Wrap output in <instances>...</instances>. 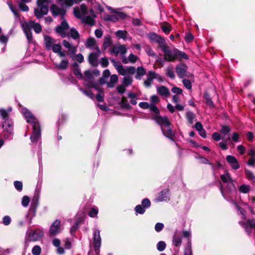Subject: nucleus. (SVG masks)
I'll return each mask as SVG.
<instances>
[{
	"instance_id": "25",
	"label": "nucleus",
	"mask_w": 255,
	"mask_h": 255,
	"mask_svg": "<svg viewBox=\"0 0 255 255\" xmlns=\"http://www.w3.org/2000/svg\"><path fill=\"white\" fill-rule=\"evenodd\" d=\"M146 74V71L145 69L141 66L138 67L136 69V74L135 76V78L137 80H140L141 77Z\"/></svg>"
},
{
	"instance_id": "58",
	"label": "nucleus",
	"mask_w": 255,
	"mask_h": 255,
	"mask_svg": "<svg viewBox=\"0 0 255 255\" xmlns=\"http://www.w3.org/2000/svg\"><path fill=\"white\" fill-rule=\"evenodd\" d=\"M98 213V210L95 208H92L88 213V215L92 218L95 217Z\"/></svg>"
},
{
	"instance_id": "57",
	"label": "nucleus",
	"mask_w": 255,
	"mask_h": 255,
	"mask_svg": "<svg viewBox=\"0 0 255 255\" xmlns=\"http://www.w3.org/2000/svg\"><path fill=\"white\" fill-rule=\"evenodd\" d=\"M55 30L58 33H60L62 37L64 38L65 37V29L63 28L60 25L56 26Z\"/></svg>"
},
{
	"instance_id": "19",
	"label": "nucleus",
	"mask_w": 255,
	"mask_h": 255,
	"mask_svg": "<svg viewBox=\"0 0 255 255\" xmlns=\"http://www.w3.org/2000/svg\"><path fill=\"white\" fill-rule=\"evenodd\" d=\"M221 180L224 183H228L231 182V184L234 189L235 188V185L233 183V180L231 178V175L228 172H227L226 174H222L220 176Z\"/></svg>"
},
{
	"instance_id": "46",
	"label": "nucleus",
	"mask_w": 255,
	"mask_h": 255,
	"mask_svg": "<svg viewBox=\"0 0 255 255\" xmlns=\"http://www.w3.org/2000/svg\"><path fill=\"white\" fill-rule=\"evenodd\" d=\"M171 27L170 24L166 23V24L162 25L161 28L165 33L168 34L171 30Z\"/></svg>"
},
{
	"instance_id": "43",
	"label": "nucleus",
	"mask_w": 255,
	"mask_h": 255,
	"mask_svg": "<svg viewBox=\"0 0 255 255\" xmlns=\"http://www.w3.org/2000/svg\"><path fill=\"white\" fill-rule=\"evenodd\" d=\"M132 82V79L130 77H125L123 79L122 84L127 87L130 85Z\"/></svg>"
},
{
	"instance_id": "37",
	"label": "nucleus",
	"mask_w": 255,
	"mask_h": 255,
	"mask_svg": "<svg viewBox=\"0 0 255 255\" xmlns=\"http://www.w3.org/2000/svg\"><path fill=\"white\" fill-rule=\"evenodd\" d=\"M119 9H118L117 10H113V13L117 14V16L119 19L121 18L122 19H125L128 17V15L126 13L124 12L119 11Z\"/></svg>"
},
{
	"instance_id": "20",
	"label": "nucleus",
	"mask_w": 255,
	"mask_h": 255,
	"mask_svg": "<svg viewBox=\"0 0 255 255\" xmlns=\"http://www.w3.org/2000/svg\"><path fill=\"white\" fill-rule=\"evenodd\" d=\"M203 99L206 104L210 108L214 107V103L211 98L210 94L207 92H205L204 93L203 95Z\"/></svg>"
},
{
	"instance_id": "7",
	"label": "nucleus",
	"mask_w": 255,
	"mask_h": 255,
	"mask_svg": "<svg viewBox=\"0 0 255 255\" xmlns=\"http://www.w3.org/2000/svg\"><path fill=\"white\" fill-rule=\"evenodd\" d=\"M43 236V232L39 230H35L29 233L28 236V240L29 242H35L39 240Z\"/></svg>"
},
{
	"instance_id": "61",
	"label": "nucleus",
	"mask_w": 255,
	"mask_h": 255,
	"mask_svg": "<svg viewBox=\"0 0 255 255\" xmlns=\"http://www.w3.org/2000/svg\"><path fill=\"white\" fill-rule=\"evenodd\" d=\"M182 83L185 87L187 89L190 90L192 88V84L190 80L184 79H183Z\"/></svg>"
},
{
	"instance_id": "16",
	"label": "nucleus",
	"mask_w": 255,
	"mask_h": 255,
	"mask_svg": "<svg viewBox=\"0 0 255 255\" xmlns=\"http://www.w3.org/2000/svg\"><path fill=\"white\" fill-rule=\"evenodd\" d=\"M44 47L47 50L51 49L52 46L53 45V39L49 35H45L44 36Z\"/></svg>"
},
{
	"instance_id": "55",
	"label": "nucleus",
	"mask_w": 255,
	"mask_h": 255,
	"mask_svg": "<svg viewBox=\"0 0 255 255\" xmlns=\"http://www.w3.org/2000/svg\"><path fill=\"white\" fill-rule=\"evenodd\" d=\"M100 64L103 68L107 67L109 64V62L107 57H102L100 59Z\"/></svg>"
},
{
	"instance_id": "51",
	"label": "nucleus",
	"mask_w": 255,
	"mask_h": 255,
	"mask_svg": "<svg viewBox=\"0 0 255 255\" xmlns=\"http://www.w3.org/2000/svg\"><path fill=\"white\" fill-rule=\"evenodd\" d=\"M29 202V197L27 196H24L22 199L21 204L23 207H26L28 206Z\"/></svg>"
},
{
	"instance_id": "49",
	"label": "nucleus",
	"mask_w": 255,
	"mask_h": 255,
	"mask_svg": "<svg viewBox=\"0 0 255 255\" xmlns=\"http://www.w3.org/2000/svg\"><path fill=\"white\" fill-rule=\"evenodd\" d=\"M84 21L85 23L89 24V25L92 26L94 24L95 20L90 16H87L84 19Z\"/></svg>"
},
{
	"instance_id": "64",
	"label": "nucleus",
	"mask_w": 255,
	"mask_h": 255,
	"mask_svg": "<svg viewBox=\"0 0 255 255\" xmlns=\"http://www.w3.org/2000/svg\"><path fill=\"white\" fill-rule=\"evenodd\" d=\"M193 36L190 32H187L185 33V40L187 42H190L193 40Z\"/></svg>"
},
{
	"instance_id": "62",
	"label": "nucleus",
	"mask_w": 255,
	"mask_h": 255,
	"mask_svg": "<svg viewBox=\"0 0 255 255\" xmlns=\"http://www.w3.org/2000/svg\"><path fill=\"white\" fill-rule=\"evenodd\" d=\"M159 35L154 32L150 33L148 35L149 39L153 41L156 42L157 39L159 38Z\"/></svg>"
},
{
	"instance_id": "40",
	"label": "nucleus",
	"mask_w": 255,
	"mask_h": 255,
	"mask_svg": "<svg viewBox=\"0 0 255 255\" xmlns=\"http://www.w3.org/2000/svg\"><path fill=\"white\" fill-rule=\"evenodd\" d=\"M77 52L76 46H73L72 47L68 49L66 54L67 55H69L71 58H73L75 56Z\"/></svg>"
},
{
	"instance_id": "11",
	"label": "nucleus",
	"mask_w": 255,
	"mask_h": 255,
	"mask_svg": "<svg viewBox=\"0 0 255 255\" xmlns=\"http://www.w3.org/2000/svg\"><path fill=\"white\" fill-rule=\"evenodd\" d=\"M94 246L96 252L99 250L101 246V238L100 235V231L96 230L94 232Z\"/></svg>"
},
{
	"instance_id": "28",
	"label": "nucleus",
	"mask_w": 255,
	"mask_h": 255,
	"mask_svg": "<svg viewBox=\"0 0 255 255\" xmlns=\"http://www.w3.org/2000/svg\"><path fill=\"white\" fill-rule=\"evenodd\" d=\"M118 81V76L114 74L111 76L110 77V81L107 83V86L109 88H114L115 87V84Z\"/></svg>"
},
{
	"instance_id": "44",
	"label": "nucleus",
	"mask_w": 255,
	"mask_h": 255,
	"mask_svg": "<svg viewBox=\"0 0 255 255\" xmlns=\"http://www.w3.org/2000/svg\"><path fill=\"white\" fill-rule=\"evenodd\" d=\"M41 253V249L39 246L35 245L32 249V253L33 255H40Z\"/></svg>"
},
{
	"instance_id": "47",
	"label": "nucleus",
	"mask_w": 255,
	"mask_h": 255,
	"mask_svg": "<svg viewBox=\"0 0 255 255\" xmlns=\"http://www.w3.org/2000/svg\"><path fill=\"white\" fill-rule=\"evenodd\" d=\"M136 213L139 214H143L145 212V209L142 207L141 205H137L134 208Z\"/></svg>"
},
{
	"instance_id": "54",
	"label": "nucleus",
	"mask_w": 255,
	"mask_h": 255,
	"mask_svg": "<svg viewBox=\"0 0 255 255\" xmlns=\"http://www.w3.org/2000/svg\"><path fill=\"white\" fill-rule=\"evenodd\" d=\"M8 6H9V7L11 11L13 12V13L15 15V16L16 17H19L20 16V14L18 12V10L11 3H9L8 4Z\"/></svg>"
},
{
	"instance_id": "38",
	"label": "nucleus",
	"mask_w": 255,
	"mask_h": 255,
	"mask_svg": "<svg viewBox=\"0 0 255 255\" xmlns=\"http://www.w3.org/2000/svg\"><path fill=\"white\" fill-rule=\"evenodd\" d=\"M166 75L171 79H174L175 74L173 71V68L172 66H169L166 69Z\"/></svg>"
},
{
	"instance_id": "32",
	"label": "nucleus",
	"mask_w": 255,
	"mask_h": 255,
	"mask_svg": "<svg viewBox=\"0 0 255 255\" xmlns=\"http://www.w3.org/2000/svg\"><path fill=\"white\" fill-rule=\"evenodd\" d=\"M116 35L119 38L126 39L128 35V32L126 30H118L116 33Z\"/></svg>"
},
{
	"instance_id": "42",
	"label": "nucleus",
	"mask_w": 255,
	"mask_h": 255,
	"mask_svg": "<svg viewBox=\"0 0 255 255\" xmlns=\"http://www.w3.org/2000/svg\"><path fill=\"white\" fill-rule=\"evenodd\" d=\"M183 236L184 238H187V247L186 248H188V244L189 242H190V243L191 244V234L190 231H184L183 232ZM191 248H192V246H191Z\"/></svg>"
},
{
	"instance_id": "14",
	"label": "nucleus",
	"mask_w": 255,
	"mask_h": 255,
	"mask_svg": "<svg viewBox=\"0 0 255 255\" xmlns=\"http://www.w3.org/2000/svg\"><path fill=\"white\" fill-rule=\"evenodd\" d=\"M127 51V50L125 46L121 45L118 47L114 46L113 48L111 51V52L112 53H114L116 56H117L119 53H121L122 54H124L126 53Z\"/></svg>"
},
{
	"instance_id": "6",
	"label": "nucleus",
	"mask_w": 255,
	"mask_h": 255,
	"mask_svg": "<svg viewBox=\"0 0 255 255\" xmlns=\"http://www.w3.org/2000/svg\"><path fill=\"white\" fill-rule=\"evenodd\" d=\"M21 113L24 116L26 122L31 123L32 125L34 124L39 123L32 114L26 108H23L21 109Z\"/></svg>"
},
{
	"instance_id": "26",
	"label": "nucleus",
	"mask_w": 255,
	"mask_h": 255,
	"mask_svg": "<svg viewBox=\"0 0 255 255\" xmlns=\"http://www.w3.org/2000/svg\"><path fill=\"white\" fill-rule=\"evenodd\" d=\"M245 173L246 176V178L252 181V182L254 184H255V175L254 174L253 172L248 169H245Z\"/></svg>"
},
{
	"instance_id": "22",
	"label": "nucleus",
	"mask_w": 255,
	"mask_h": 255,
	"mask_svg": "<svg viewBox=\"0 0 255 255\" xmlns=\"http://www.w3.org/2000/svg\"><path fill=\"white\" fill-rule=\"evenodd\" d=\"M113 45V42L111 36L110 35H107L104 37L103 43V49L105 50L108 46Z\"/></svg>"
},
{
	"instance_id": "31",
	"label": "nucleus",
	"mask_w": 255,
	"mask_h": 255,
	"mask_svg": "<svg viewBox=\"0 0 255 255\" xmlns=\"http://www.w3.org/2000/svg\"><path fill=\"white\" fill-rule=\"evenodd\" d=\"M173 243L174 246L176 247H179L181 246L182 243V239L181 237L178 236L175 233L173 237Z\"/></svg>"
},
{
	"instance_id": "48",
	"label": "nucleus",
	"mask_w": 255,
	"mask_h": 255,
	"mask_svg": "<svg viewBox=\"0 0 255 255\" xmlns=\"http://www.w3.org/2000/svg\"><path fill=\"white\" fill-rule=\"evenodd\" d=\"M231 128L229 126L224 125L222 126L220 130L221 133L226 135L230 132Z\"/></svg>"
},
{
	"instance_id": "41",
	"label": "nucleus",
	"mask_w": 255,
	"mask_h": 255,
	"mask_svg": "<svg viewBox=\"0 0 255 255\" xmlns=\"http://www.w3.org/2000/svg\"><path fill=\"white\" fill-rule=\"evenodd\" d=\"M166 247V244L164 241H159L156 245L157 250L159 252L163 251Z\"/></svg>"
},
{
	"instance_id": "45",
	"label": "nucleus",
	"mask_w": 255,
	"mask_h": 255,
	"mask_svg": "<svg viewBox=\"0 0 255 255\" xmlns=\"http://www.w3.org/2000/svg\"><path fill=\"white\" fill-rule=\"evenodd\" d=\"M141 205L145 209L151 206V202L148 198H144L141 201Z\"/></svg>"
},
{
	"instance_id": "35",
	"label": "nucleus",
	"mask_w": 255,
	"mask_h": 255,
	"mask_svg": "<svg viewBox=\"0 0 255 255\" xmlns=\"http://www.w3.org/2000/svg\"><path fill=\"white\" fill-rule=\"evenodd\" d=\"M104 20L106 21H112L116 22L119 20V18L115 15L107 14L104 17Z\"/></svg>"
},
{
	"instance_id": "27",
	"label": "nucleus",
	"mask_w": 255,
	"mask_h": 255,
	"mask_svg": "<svg viewBox=\"0 0 255 255\" xmlns=\"http://www.w3.org/2000/svg\"><path fill=\"white\" fill-rule=\"evenodd\" d=\"M186 118L188 122L190 125L193 124L194 120H196L195 114L191 111L187 112L186 113Z\"/></svg>"
},
{
	"instance_id": "24",
	"label": "nucleus",
	"mask_w": 255,
	"mask_h": 255,
	"mask_svg": "<svg viewBox=\"0 0 255 255\" xmlns=\"http://www.w3.org/2000/svg\"><path fill=\"white\" fill-rule=\"evenodd\" d=\"M29 25L30 27L33 28L36 33H39L42 31V27L40 24L35 23L34 21H30Z\"/></svg>"
},
{
	"instance_id": "12",
	"label": "nucleus",
	"mask_w": 255,
	"mask_h": 255,
	"mask_svg": "<svg viewBox=\"0 0 255 255\" xmlns=\"http://www.w3.org/2000/svg\"><path fill=\"white\" fill-rule=\"evenodd\" d=\"M98 57L99 54L95 52H91L89 54L88 57V62L92 67H97L98 66Z\"/></svg>"
},
{
	"instance_id": "50",
	"label": "nucleus",
	"mask_w": 255,
	"mask_h": 255,
	"mask_svg": "<svg viewBox=\"0 0 255 255\" xmlns=\"http://www.w3.org/2000/svg\"><path fill=\"white\" fill-rule=\"evenodd\" d=\"M96 44V40L94 38H89L87 40L86 47H92Z\"/></svg>"
},
{
	"instance_id": "39",
	"label": "nucleus",
	"mask_w": 255,
	"mask_h": 255,
	"mask_svg": "<svg viewBox=\"0 0 255 255\" xmlns=\"http://www.w3.org/2000/svg\"><path fill=\"white\" fill-rule=\"evenodd\" d=\"M239 190L240 192L243 193H248L250 190V186L243 184L241 185L239 188Z\"/></svg>"
},
{
	"instance_id": "33",
	"label": "nucleus",
	"mask_w": 255,
	"mask_h": 255,
	"mask_svg": "<svg viewBox=\"0 0 255 255\" xmlns=\"http://www.w3.org/2000/svg\"><path fill=\"white\" fill-rule=\"evenodd\" d=\"M39 192L35 191L32 199L31 205L38 206L39 201Z\"/></svg>"
},
{
	"instance_id": "59",
	"label": "nucleus",
	"mask_w": 255,
	"mask_h": 255,
	"mask_svg": "<svg viewBox=\"0 0 255 255\" xmlns=\"http://www.w3.org/2000/svg\"><path fill=\"white\" fill-rule=\"evenodd\" d=\"M184 255H193L190 241L188 244V248H185L184 250Z\"/></svg>"
},
{
	"instance_id": "63",
	"label": "nucleus",
	"mask_w": 255,
	"mask_h": 255,
	"mask_svg": "<svg viewBox=\"0 0 255 255\" xmlns=\"http://www.w3.org/2000/svg\"><path fill=\"white\" fill-rule=\"evenodd\" d=\"M0 115L4 121L6 119H9L8 113L5 109H1L0 110Z\"/></svg>"
},
{
	"instance_id": "10",
	"label": "nucleus",
	"mask_w": 255,
	"mask_h": 255,
	"mask_svg": "<svg viewBox=\"0 0 255 255\" xmlns=\"http://www.w3.org/2000/svg\"><path fill=\"white\" fill-rule=\"evenodd\" d=\"M22 28L28 40V42L29 43H32L33 36L29 25L27 23L25 22L22 24Z\"/></svg>"
},
{
	"instance_id": "8",
	"label": "nucleus",
	"mask_w": 255,
	"mask_h": 255,
	"mask_svg": "<svg viewBox=\"0 0 255 255\" xmlns=\"http://www.w3.org/2000/svg\"><path fill=\"white\" fill-rule=\"evenodd\" d=\"M187 69L188 67L185 64L179 63L176 66L175 71L178 76L183 79L185 76Z\"/></svg>"
},
{
	"instance_id": "60",
	"label": "nucleus",
	"mask_w": 255,
	"mask_h": 255,
	"mask_svg": "<svg viewBox=\"0 0 255 255\" xmlns=\"http://www.w3.org/2000/svg\"><path fill=\"white\" fill-rule=\"evenodd\" d=\"M119 73L122 75H125L127 73V70L124 69L123 65L121 64L119 65L118 67H117Z\"/></svg>"
},
{
	"instance_id": "1",
	"label": "nucleus",
	"mask_w": 255,
	"mask_h": 255,
	"mask_svg": "<svg viewBox=\"0 0 255 255\" xmlns=\"http://www.w3.org/2000/svg\"><path fill=\"white\" fill-rule=\"evenodd\" d=\"M152 120H154L161 128L162 134L167 138L174 141L175 134L173 132L172 124L167 116L162 117L160 115H154Z\"/></svg>"
},
{
	"instance_id": "30",
	"label": "nucleus",
	"mask_w": 255,
	"mask_h": 255,
	"mask_svg": "<svg viewBox=\"0 0 255 255\" xmlns=\"http://www.w3.org/2000/svg\"><path fill=\"white\" fill-rule=\"evenodd\" d=\"M175 60L178 57L181 59H188V55L185 52L181 51L177 49H175Z\"/></svg>"
},
{
	"instance_id": "52",
	"label": "nucleus",
	"mask_w": 255,
	"mask_h": 255,
	"mask_svg": "<svg viewBox=\"0 0 255 255\" xmlns=\"http://www.w3.org/2000/svg\"><path fill=\"white\" fill-rule=\"evenodd\" d=\"M14 186L15 188V189L18 191H21L22 190V188H23V184H22V182L21 181H15L14 182Z\"/></svg>"
},
{
	"instance_id": "21",
	"label": "nucleus",
	"mask_w": 255,
	"mask_h": 255,
	"mask_svg": "<svg viewBox=\"0 0 255 255\" xmlns=\"http://www.w3.org/2000/svg\"><path fill=\"white\" fill-rule=\"evenodd\" d=\"M157 92L161 96L167 97L169 95V89L165 86H160L157 88Z\"/></svg>"
},
{
	"instance_id": "53",
	"label": "nucleus",
	"mask_w": 255,
	"mask_h": 255,
	"mask_svg": "<svg viewBox=\"0 0 255 255\" xmlns=\"http://www.w3.org/2000/svg\"><path fill=\"white\" fill-rule=\"evenodd\" d=\"M148 109H149L151 111L154 113L155 115H159V110L154 104L150 105Z\"/></svg>"
},
{
	"instance_id": "13",
	"label": "nucleus",
	"mask_w": 255,
	"mask_h": 255,
	"mask_svg": "<svg viewBox=\"0 0 255 255\" xmlns=\"http://www.w3.org/2000/svg\"><path fill=\"white\" fill-rule=\"evenodd\" d=\"M226 160L230 164L232 169L237 170L240 168V164L237 158L233 155H227Z\"/></svg>"
},
{
	"instance_id": "56",
	"label": "nucleus",
	"mask_w": 255,
	"mask_h": 255,
	"mask_svg": "<svg viewBox=\"0 0 255 255\" xmlns=\"http://www.w3.org/2000/svg\"><path fill=\"white\" fill-rule=\"evenodd\" d=\"M61 49L62 47L60 44H53L51 48L53 52L55 53H57Z\"/></svg>"
},
{
	"instance_id": "2",
	"label": "nucleus",
	"mask_w": 255,
	"mask_h": 255,
	"mask_svg": "<svg viewBox=\"0 0 255 255\" xmlns=\"http://www.w3.org/2000/svg\"><path fill=\"white\" fill-rule=\"evenodd\" d=\"M41 135V128L39 123L32 125V134L30 136V140L32 142H36Z\"/></svg>"
},
{
	"instance_id": "17",
	"label": "nucleus",
	"mask_w": 255,
	"mask_h": 255,
	"mask_svg": "<svg viewBox=\"0 0 255 255\" xmlns=\"http://www.w3.org/2000/svg\"><path fill=\"white\" fill-rule=\"evenodd\" d=\"M169 190L168 189H165L162 190L159 193L157 198L158 202H161L166 201L168 198L169 195Z\"/></svg>"
},
{
	"instance_id": "29",
	"label": "nucleus",
	"mask_w": 255,
	"mask_h": 255,
	"mask_svg": "<svg viewBox=\"0 0 255 255\" xmlns=\"http://www.w3.org/2000/svg\"><path fill=\"white\" fill-rule=\"evenodd\" d=\"M69 35L74 40L79 39L80 38V34L75 28L70 29V33L67 34L68 36Z\"/></svg>"
},
{
	"instance_id": "9",
	"label": "nucleus",
	"mask_w": 255,
	"mask_h": 255,
	"mask_svg": "<svg viewBox=\"0 0 255 255\" xmlns=\"http://www.w3.org/2000/svg\"><path fill=\"white\" fill-rule=\"evenodd\" d=\"M60 221L58 219H56L51 224L49 231L50 236H54L60 233Z\"/></svg>"
},
{
	"instance_id": "5",
	"label": "nucleus",
	"mask_w": 255,
	"mask_h": 255,
	"mask_svg": "<svg viewBox=\"0 0 255 255\" xmlns=\"http://www.w3.org/2000/svg\"><path fill=\"white\" fill-rule=\"evenodd\" d=\"M240 224L245 229L249 235L251 234L252 228L255 229V219H249L246 222H241Z\"/></svg>"
},
{
	"instance_id": "18",
	"label": "nucleus",
	"mask_w": 255,
	"mask_h": 255,
	"mask_svg": "<svg viewBox=\"0 0 255 255\" xmlns=\"http://www.w3.org/2000/svg\"><path fill=\"white\" fill-rule=\"evenodd\" d=\"M73 66V72L74 74L79 79L83 78V75L80 71V69L79 67V65L76 62H74L72 64Z\"/></svg>"
},
{
	"instance_id": "15",
	"label": "nucleus",
	"mask_w": 255,
	"mask_h": 255,
	"mask_svg": "<svg viewBox=\"0 0 255 255\" xmlns=\"http://www.w3.org/2000/svg\"><path fill=\"white\" fill-rule=\"evenodd\" d=\"M13 123L9 119H6L2 125V127L5 128V130L9 134H11L13 129Z\"/></svg>"
},
{
	"instance_id": "34",
	"label": "nucleus",
	"mask_w": 255,
	"mask_h": 255,
	"mask_svg": "<svg viewBox=\"0 0 255 255\" xmlns=\"http://www.w3.org/2000/svg\"><path fill=\"white\" fill-rule=\"evenodd\" d=\"M68 63L69 62L67 60H62L56 67L60 70H66L68 67Z\"/></svg>"
},
{
	"instance_id": "3",
	"label": "nucleus",
	"mask_w": 255,
	"mask_h": 255,
	"mask_svg": "<svg viewBox=\"0 0 255 255\" xmlns=\"http://www.w3.org/2000/svg\"><path fill=\"white\" fill-rule=\"evenodd\" d=\"M161 50L164 52L165 60L171 62L175 60V49L173 51H171L168 46H163Z\"/></svg>"
},
{
	"instance_id": "36",
	"label": "nucleus",
	"mask_w": 255,
	"mask_h": 255,
	"mask_svg": "<svg viewBox=\"0 0 255 255\" xmlns=\"http://www.w3.org/2000/svg\"><path fill=\"white\" fill-rule=\"evenodd\" d=\"M38 206L32 205L30 204L29 209V215L31 216L30 220L31 221L32 218L35 217L36 214V212L37 210V208Z\"/></svg>"
},
{
	"instance_id": "23",
	"label": "nucleus",
	"mask_w": 255,
	"mask_h": 255,
	"mask_svg": "<svg viewBox=\"0 0 255 255\" xmlns=\"http://www.w3.org/2000/svg\"><path fill=\"white\" fill-rule=\"evenodd\" d=\"M121 107L127 110H130L132 108L129 105L127 98L125 96H123L121 102L119 103Z\"/></svg>"
},
{
	"instance_id": "4",
	"label": "nucleus",
	"mask_w": 255,
	"mask_h": 255,
	"mask_svg": "<svg viewBox=\"0 0 255 255\" xmlns=\"http://www.w3.org/2000/svg\"><path fill=\"white\" fill-rule=\"evenodd\" d=\"M50 10L53 16L56 17L60 15L61 16V19H64V16L66 13V9L64 8H59L55 4H53L51 5Z\"/></svg>"
}]
</instances>
